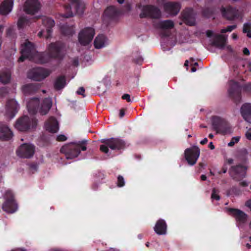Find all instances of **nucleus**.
Returning <instances> with one entry per match:
<instances>
[{"instance_id":"obj_32","label":"nucleus","mask_w":251,"mask_h":251,"mask_svg":"<svg viewBox=\"0 0 251 251\" xmlns=\"http://www.w3.org/2000/svg\"><path fill=\"white\" fill-rule=\"evenodd\" d=\"M174 27V23L170 20L161 21L156 24V27L162 29H171Z\"/></svg>"},{"instance_id":"obj_63","label":"nucleus","mask_w":251,"mask_h":251,"mask_svg":"<svg viewBox=\"0 0 251 251\" xmlns=\"http://www.w3.org/2000/svg\"><path fill=\"white\" fill-rule=\"evenodd\" d=\"M206 178H207V177L205 175H201V180L202 181H205L206 180Z\"/></svg>"},{"instance_id":"obj_64","label":"nucleus","mask_w":251,"mask_h":251,"mask_svg":"<svg viewBox=\"0 0 251 251\" xmlns=\"http://www.w3.org/2000/svg\"><path fill=\"white\" fill-rule=\"evenodd\" d=\"M51 251H67L62 249H53Z\"/></svg>"},{"instance_id":"obj_1","label":"nucleus","mask_w":251,"mask_h":251,"mask_svg":"<svg viewBox=\"0 0 251 251\" xmlns=\"http://www.w3.org/2000/svg\"><path fill=\"white\" fill-rule=\"evenodd\" d=\"M64 45L59 42L50 43L48 47V52H36L34 45L26 40L21 46V56L19 58V62H23L26 58L31 59L36 57L38 63L44 64L47 63L52 58L61 60L63 58L64 53Z\"/></svg>"},{"instance_id":"obj_51","label":"nucleus","mask_w":251,"mask_h":251,"mask_svg":"<svg viewBox=\"0 0 251 251\" xmlns=\"http://www.w3.org/2000/svg\"><path fill=\"white\" fill-rule=\"evenodd\" d=\"M206 34L208 37H211L213 35V32L212 30H208L206 32Z\"/></svg>"},{"instance_id":"obj_44","label":"nucleus","mask_w":251,"mask_h":251,"mask_svg":"<svg viewBox=\"0 0 251 251\" xmlns=\"http://www.w3.org/2000/svg\"><path fill=\"white\" fill-rule=\"evenodd\" d=\"M76 93L78 95H82L83 98L86 97L85 94V89L83 87H80L76 91Z\"/></svg>"},{"instance_id":"obj_36","label":"nucleus","mask_w":251,"mask_h":251,"mask_svg":"<svg viewBox=\"0 0 251 251\" xmlns=\"http://www.w3.org/2000/svg\"><path fill=\"white\" fill-rule=\"evenodd\" d=\"M29 20L25 16L20 17L17 23V25L19 28H23L25 25H28Z\"/></svg>"},{"instance_id":"obj_39","label":"nucleus","mask_w":251,"mask_h":251,"mask_svg":"<svg viewBox=\"0 0 251 251\" xmlns=\"http://www.w3.org/2000/svg\"><path fill=\"white\" fill-rule=\"evenodd\" d=\"M219 193V191L218 189H216L215 188H213L211 198L213 200H216L217 201L220 200V197L218 195Z\"/></svg>"},{"instance_id":"obj_8","label":"nucleus","mask_w":251,"mask_h":251,"mask_svg":"<svg viewBox=\"0 0 251 251\" xmlns=\"http://www.w3.org/2000/svg\"><path fill=\"white\" fill-rule=\"evenodd\" d=\"M229 85L228 90L229 96L237 104L241 100L242 86L239 82L233 80L229 81Z\"/></svg>"},{"instance_id":"obj_12","label":"nucleus","mask_w":251,"mask_h":251,"mask_svg":"<svg viewBox=\"0 0 251 251\" xmlns=\"http://www.w3.org/2000/svg\"><path fill=\"white\" fill-rule=\"evenodd\" d=\"M95 30L92 27H86L82 30L78 35V41L81 45L86 46L92 41Z\"/></svg>"},{"instance_id":"obj_41","label":"nucleus","mask_w":251,"mask_h":251,"mask_svg":"<svg viewBox=\"0 0 251 251\" xmlns=\"http://www.w3.org/2000/svg\"><path fill=\"white\" fill-rule=\"evenodd\" d=\"M125 184V179L124 177L119 175L117 177V186L119 187H123Z\"/></svg>"},{"instance_id":"obj_7","label":"nucleus","mask_w":251,"mask_h":251,"mask_svg":"<svg viewBox=\"0 0 251 251\" xmlns=\"http://www.w3.org/2000/svg\"><path fill=\"white\" fill-rule=\"evenodd\" d=\"M4 198L5 201L2 206L3 210L8 213L15 212L18 209V204L15 201L13 192L10 190H7Z\"/></svg>"},{"instance_id":"obj_59","label":"nucleus","mask_w":251,"mask_h":251,"mask_svg":"<svg viewBox=\"0 0 251 251\" xmlns=\"http://www.w3.org/2000/svg\"><path fill=\"white\" fill-rule=\"evenodd\" d=\"M11 251H26L25 249L22 248H17L12 250Z\"/></svg>"},{"instance_id":"obj_18","label":"nucleus","mask_w":251,"mask_h":251,"mask_svg":"<svg viewBox=\"0 0 251 251\" xmlns=\"http://www.w3.org/2000/svg\"><path fill=\"white\" fill-rule=\"evenodd\" d=\"M228 211L232 214L237 222L244 224L247 221L248 215L243 211L232 208H229Z\"/></svg>"},{"instance_id":"obj_5","label":"nucleus","mask_w":251,"mask_h":251,"mask_svg":"<svg viewBox=\"0 0 251 251\" xmlns=\"http://www.w3.org/2000/svg\"><path fill=\"white\" fill-rule=\"evenodd\" d=\"M213 129L217 133L226 134L230 132V128L228 122L217 116H213L211 118Z\"/></svg>"},{"instance_id":"obj_13","label":"nucleus","mask_w":251,"mask_h":251,"mask_svg":"<svg viewBox=\"0 0 251 251\" xmlns=\"http://www.w3.org/2000/svg\"><path fill=\"white\" fill-rule=\"evenodd\" d=\"M35 152V147L31 144L25 143L21 145L17 151V155L25 158L31 157Z\"/></svg>"},{"instance_id":"obj_6","label":"nucleus","mask_w":251,"mask_h":251,"mask_svg":"<svg viewBox=\"0 0 251 251\" xmlns=\"http://www.w3.org/2000/svg\"><path fill=\"white\" fill-rule=\"evenodd\" d=\"M37 125V121L35 118H30L24 116L18 119L15 125V128L20 131H26L30 128H35Z\"/></svg>"},{"instance_id":"obj_43","label":"nucleus","mask_w":251,"mask_h":251,"mask_svg":"<svg viewBox=\"0 0 251 251\" xmlns=\"http://www.w3.org/2000/svg\"><path fill=\"white\" fill-rule=\"evenodd\" d=\"M133 61L137 64L141 65L143 61V59L142 56L139 55L137 57L134 58L133 59Z\"/></svg>"},{"instance_id":"obj_46","label":"nucleus","mask_w":251,"mask_h":251,"mask_svg":"<svg viewBox=\"0 0 251 251\" xmlns=\"http://www.w3.org/2000/svg\"><path fill=\"white\" fill-rule=\"evenodd\" d=\"M122 99L126 100L127 102H130V96L128 94H125L122 96Z\"/></svg>"},{"instance_id":"obj_14","label":"nucleus","mask_w":251,"mask_h":251,"mask_svg":"<svg viewBox=\"0 0 251 251\" xmlns=\"http://www.w3.org/2000/svg\"><path fill=\"white\" fill-rule=\"evenodd\" d=\"M247 168L241 164L233 166L229 170L231 176L233 179L236 180H240L245 177L246 175Z\"/></svg>"},{"instance_id":"obj_52","label":"nucleus","mask_w":251,"mask_h":251,"mask_svg":"<svg viewBox=\"0 0 251 251\" xmlns=\"http://www.w3.org/2000/svg\"><path fill=\"white\" fill-rule=\"evenodd\" d=\"M73 16V12L72 11H69L66 14H64L63 17L65 18H70Z\"/></svg>"},{"instance_id":"obj_55","label":"nucleus","mask_w":251,"mask_h":251,"mask_svg":"<svg viewBox=\"0 0 251 251\" xmlns=\"http://www.w3.org/2000/svg\"><path fill=\"white\" fill-rule=\"evenodd\" d=\"M243 53L246 55H249L250 54V51L247 48H245L243 49Z\"/></svg>"},{"instance_id":"obj_53","label":"nucleus","mask_w":251,"mask_h":251,"mask_svg":"<svg viewBox=\"0 0 251 251\" xmlns=\"http://www.w3.org/2000/svg\"><path fill=\"white\" fill-rule=\"evenodd\" d=\"M125 114V110L124 109H121L120 110L119 117L121 118H123Z\"/></svg>"},{"instance_id":"obj_38","label":"nucleus","mask_w":251,"mask_h":251,"mask_svg":"<svg viewBox=\"0 0 251 251\" xmlns=\"http://www.w3.org/2000/svg\"><path fill=\"white\" fill-rule=\"evenodd\" d=\"M213 13V9L210 7H206L202 11V15L206 18L210 17Z\"/></svg>"},{"instance_id":"obj_31","label":"nucleus","mask_w":251,"mask_h":251,"mask_svg":"<svg viewBox=\"0 0 251 251\" xmlns=\"http://www.w3.org/2000/svg\"><path fill=\"white\" fill-rule=\"evenodd\" d=\"M104 14L110 18H115L120 14V11L116 7L110 6L105 10Z\"/></svg>"},{"instance_id":"obj_62","label":"nucleus","mask_w":251,"mask_h":251,"mask_svg":"<svg viewBox=\"0 0 251 251\" xmlns=\"http://www.w3.org/2000/svg\"><path fill=\"white\" fill-rule=\"evenodd\" d=\"M208 147L211 149V150H213L215 148V147L214 146V145L213 144L212 142H210L209 145H208Z\"/></svg>"},{"instance_id":"obj_21","label":"nucleus","mask_w":251,"mask_h":251,"mask_svg":"<svg viewBox=\"0 0 251 251\" xmlns=\"http://www.w3.org/2000/svg\"><path fill=\"white\" fill-rule=\"evenodd\" d=\"M165 11L172 15H176L180 9V4L177 2H169L164 5Z\"/></svg>"},{"instance_id":"obj_23","label":"nucleus","mask_w":251,"mask_h":251,"mask_svg":"<svg viewBox=\"0 0 251 251\" xmlns=\"http://www.w3.org/2000/svg\"><path fill=\"white\" fill-rule=\"evenodd\" d=\"M167 225L164 220L159 219L156 223L154 230L158 235H165L167 233Z\"/></svg>"},{"instance_id":"obj_26","label":"nucleus","mask_w":251,"mask_h":251,"mask_svg":"<svg viewBox=\"0 0 251 251\" xmlns=\"http://www.w3.org/2000/svg\"><path fill=\"white\" fill-rule=\"evenodd\" d=\"M226 40L227 38L225 35L217 34L214 36L212 44L220 49H224L226 46Z\"/></svg>"},{"instance_id":"obj_47","label":"nucleus","mask_w":251,"mask_h":251,"mask_svg":"<svg viewBox=\"0 0 251 251\" xmlns=\"http://www.w3.org/2000/svg\"><path fill=\"white\" fill-rule=\"evenodd\" d=\"M243 89L246 91L251 92V83H248L245 85Z\"/></svg>"},{"instance_id":"obj_40","label":"nucleus","mask_w":251,"mask_h":251,"mask_svg":"<svg viewBox=\"0 0 251 251\" xmlns=\"http://www.w3.org/2000/svg\"><path fill=\"white\" fill-rule=\"evenodd\" d=\"M236 27H237V25H229V26H227L226 28L221 29V32L222 33H225L227 32H231L233 30L235 29Z\"/></svg>"},{"instance_id":"obj_4","label":"nucleus","mask_w":251,"mask_h":251,"mask_svg":"<svg viewBox=\"0 0 251 251\" xmlns=\"http://www.w3.org/2000/svg\"><path fill=\"white\" fill-rule=\"evenodd\" d=\"M101 142L103 144L100 146V150L101 152L106 154L109 152L108 148L112 150H121L124 149L126 145L124 140L119 138L102 139Z\"/></svg>"},{"instance_id":"obj_35","label":"nucleus","mask_w":251,"mask_h":251,"mask_svg":"<svg viewBox=\"0 0 251 251\" xmlns=\"http://www.w3.org/2000/svg\"><path fill=\"white\" fill-rule=\"evenodd\" d=\"M60 31L64 35H72L74 33L73 27L66 24L61 25Z\"/></svg>"},{"instance_id":"obj_29","label":"nucleus","mask_w":251,"mask_h":251,"mask_svg":"<svg viewBox=\"0 0 251 251\" xmlns=\"http://www.w3.org/2000/svg\"><path fill=\"white\" fill-rule=\"evenodd\" d=\"M71 6L78 15H82L84 11L85 6L84 3L80 0H70Z\"/></svg>"},{"instance_id":"obj_60","label":"nucleus","mask_w":251,"mask_h":251,"mask_svg":"<svg viewBox=\"0 0 251 251\" xmlns=\"http://www.w3.org/2000/svg\"><path fill=\"white\" fill-rule=\"evenodd\" d=\"M227 168L226 165H224L222 169V172L223 173H226L227 172Z\"/></svg>"},{"instance_id":"obj_22","label":"nucleus","mask_w":251,"mask_h":251,"mask_svg":"<svg viewBox=\"0 0 251 251\" xmlns=\"http://www.w3.org/2000/svg\"><path fill=\"white\" fill-rule=\"evenodd\" d=\"M183 20L187 25L190 26L194 25L195 19L193 14V10L191 9L185 10L182 13Z\"/></svg>"},{"instance_id":"obj_61","label":"nucleus","mask_w":251,"mask_h":251,"mask_svg":"<svg viewBox=\"0 0 251 251\" xmlns=\"http://www.w3.org/2000/svg\"><path fill=\"white\" fill-rule=\"evenodd\" d=\"M199 166L200 167V170H201V169H202L205 166V164L203 162H200L199 164Z\"/></svg>"},{"instance_id":"obj_20","label":"nucleus","mask_w":251,"mask_h":251,"mask_svg":"<svg viewBox=\"0 0 251 251\" xmlns=\"http://www.w3.org/2000/svg\"><path fill=\"white\" fill-rule=\"evenodd\" d=\"M45 127L46 130L50 133H56L59 130V125L56 119L50 117L45 123Z\"/></svg>"},{"instance_id":"obj_49","label":"nucleus","mask_w":251,"mask_h":251,"mask_svg":"<svg viewBox=\"0 0 251 251\" xmlns=\"http://www.w3.org/2000/svg\"><path fill=\"white\" fill-rule=\"evenodd\" d=\"M7 90L5 88H0V96L1 97H4L5 94L7 93Z\"/></svg>"},{"instance_id":"obj_28","label":"nucleus","mask_w":251,"mask_h":251,"mask_svg":"<svg viewBox=\"0 0 251 251\" xmlns=\"http://www.w3.org/2000/svg\"><path fill=\"white\" fill-rule=\"evenodd\" d=\"M13 5V0H4L0 5V14L3 15L8 14L12 10Z\"/></svg>"},{"instance_id":"obj_10","label":"nucleus","mask_w":251,"mask_h":251,"mask_svg":"<svg viewBox=\"0 0 251 251\" xmlns=\"http://www.w3.org/2000/svg\"><path fill=\"white\" fill-rule=\"evenodd\" d=\"M50 71L43 68H35L29 70L27 73V77L34 81H40L50 74Z\"/></svg>"},{"instance_id":"obj_33","label":"nucleus","mask_w":251,"mask_h":251,"mask_svg":"<svg viewBox=\"0 0 251 251\" xmlns=\"http://www.w3.org/2000/svg\"><path fill=\"white\" fill-rule=\"evenodd\" d=\"M106 37L103 34L99 35L95 39L94 46L96 49H100L104 46Z\"/></svg>"},{"instance_id":"obj_19","label":"nucleus","mask_w":251,"mask_h":251,"mask_svg":"<svg viewBox=\"0 0 251 251\" xmlns=\"http://www.w3.org/2000/svg\"><path fill=\"white\" fill-rule=\"evenodd\" d=\"M13 136L10 128L0 122V139L2 141H8Z\"/></svg>"},{"instance_id":"obj_2","label":"nucleus","mask_w":251,"mask_h":251,"mask_svg":"<svg viewBox=\"0 0 251 251\" xmlns=\"http://www.w3.org/2000/svg\"><path fill=\"white\" fill-rule=\"evenodd\" d=\"M52 106L51 99L49 98H45L41 105L40 100L38 98L31 99L27 103L26 106L29 113L34 115L38 112L42 115H46Z\"/></svg>"},{"instance_id":"obj_34","label":"nucleus","mask_w":251,"mask_h":251,"mask_svg":"<svg viewBox=\"0 0 251 251\" xmlns=\"http://www.w3.org/2000/svg\"><path fill=\"white\" fill-rule=\"evenodd\" d=\"M11 74L8 71H1L0 72V82L3 84H7L10 82Z\"/></svg>"},{"instance_id":"obj_45","label":"nucleus","mask_w":251,"mask_h":251,"mask_svg":"<svg viewBox=\"0 0 251 251\" xmlns=\"http://www.w3.org/2000/svg\"><path fill=\"white\" fill-rule=\"evenodd\" d=\"M67 139L66 136L63 134H60L57 136L56 140L59 142L65 141Z\"/></svg>"},{"instance_id":"obj_50","label":"nucleus","mask_w":251,"mask_h":251,"mask_svg":"<svg viewBox=\"0 0 251 251\" xmlns=\"http://www.w3.org/2000/svg\"><path fill=\"white\" fill-rule=\"evenodd\" d=\"M245 136L247 139L251 141V128H250L247 131Z\"/></svg>"},{"instance_id":"obj_24","label":"nucleus","mask_w":251,"mask_h":251,"mask_svg":"<svg viewBox=\"0 0 251 251\" xmlns=\"http://www.w3.org/2000/svg\"><path fill=\"white\" fill-rule=\"evenodd\" d=\"M43 24L46 27V39L50 38L52 32V28L54 26L55 23L53 19L49 17H44L42 19Z\"/></svg>"},{"instance_id":"obj_11","label":"nucleus","mask_w":251,"mask_h":251,"mask_svg":"<svg viewBox=\"0 0 251 251\" xmlns=\"http://www.w3.org/2000/svg\"><path fill=\"white\" fill-rule=\"evenodd\" d=\"M200 154V150L197 146L186 149L184 151V156L188 164L194 165L199 158Z\"/></svg>"},{"instance_id":"obj_25","label":"nucleus","mask_w":251,"mask_h":251,"mask_svg":"<svg viewBox=\"0 0 251 251\" xmlns=\"http://www.w3.org/2000/svg\"><path fill=\"white\" fill-rule=\"evenodd\" d=\"M240 111L244 120L251 124V103L244 104L241 107Z\"/></svg>"},{"instance_id":"obj_48","label":"nucleus","mask_w":251,"mask_h":251,"mask_svg":"<svg viewBox=\"0 0 251 251\" xmlns=\"http://www.w3.org/2000/svg\"><path fill=\"white\" fill-rule=\"evenodd\" d=\"M13 30L11 28H8L6 30V35L8 37H12Z\"/></svg>"},{"instance_id":"obj_42","label":"nucleus","mask_w":251,"mask_h":251,"mask_svg":"<svg viewBox=\"0 0 251 251\" xmlns=\"http://www.w3.org/2000/svg\"><path fill=\"white\" fill-rule=\"evenodd\" d=\"M240 140V137L236 136L233 137L231 141L228 143V146L229 147H232L234 145L235 143H237L239 142Z\"/></svg>"},{"instance_id":"obj_3","label":"nucleus","mask_w":251,"mask_h":251,"mask_svg":"<svg viewBox=\"0 0 251 251\" xmlns=\"http://www.w3.org/2000/svg\"><path fill=\"white\" fill-rule=\"evenodd\" d=\"M87 140H83L78 142H72L65 145L60 149V152L64 154L66 159H72L78 156L80 151L86 150Z\"/></svg>"},{"instance_id":"obj_30","label":"nucleus","mask_w":251,"mask_h":251,"mask_svg":"<svg viewBox=\"0 0 251 251\" xmlns=\"http://www.w3.org/2000/svg\"><path fill=\"white\" fill-rule=\"evenodd\" d=\"M66 85V80L64 75H60L56 77L54 83L53 87L55 90L59 91L65 87Z\"/></svg>"},{"instance_id":"obj_27","label":"nucleus","mask_w":251,"mask_h":251,"mask_svg":"<svg viewBox=\"0 0 251 251\" xmlns=\"http://www.w3.org/2000/svg\"><path fill=\"white\" fill-rule=\"evenodd\" d=\"M40 86L36 83H29L22 86V91L25 95L33 94L40 89Z\"/></svg>"},{"instance_id":"obj_9","label":"nucleus","mask_w":251,"mask_h":251,"mask_svg":"<svg viewBox=\"0 0 251 251\" xmlns=\"http://www.w3.org/2000/svg\"><path fill=\"white\" fill-rule=\"evenodd\" d=\"M161 16L160 10L157 6L151 4L143 6L140 14L141 18L149 17L154 19L160 18Z\"/></svg>"},{"instance_id":"obj_17","label":"nucleus","mask_w":251,"mask_h":251,"mask_svg":"<svg viewBox=\"0 0 251 251\" xmlns=\"http://www.w3.org/2000/svg\"><path fill=\"white\" fill-rule=\"evenodd\" d=\"M19 105L14 99L8 100L6 104V113L11 119L13 118L19 109Z\"/></svg>"},{"instance_id":"obj_54","label":"nucleus","mask_w":251,"mask_h":251,"mask_svg":"<svg viewBox=\"0 0 251 251\" xmlns=\"http://www.w3.org/2000/svg\"><path fill=\"white\" fill-rule=\"evenodd\" d=\"M245 205L251 210V200L247 201L245 203Z\"/></svg>"},{"instance_id":"obj_37","label":"nucleus","mask_w":251,"mask_h":251,"mask_svg":"<svg viewBox=\"0 0 251 251\" xmlns=\"http://www.w3.org/2000/svg\"><path fill=\"white\" fill-rule=\"evenodd\" d=\"M243 32L247 34V36L251 38V24L250 23H245L243 25Z\"/></svg>"},{"instance_id":"obj_56","label":"nucleus","mask_w":251,"mask_h":251,"mask_svg":"<svg viewBox=\"0 0 251 251\" xmlns=\"http://www.w3.org/2000/svg\"><path fill=\"white\" fill-rule=\"evenodd\" d=\"M78 60L77 59H74L73 60V65L75 66H77L78 65Z\"/></svg>"},{"instance_id":"obj_15","label":"nucleus","mask_w":251,"mask_h":251,"mask_svg":"<svg viewBox=\"0 0 251 251\" xmlns=\"http://www.w3.org/2000/svg\"><path fill=\"white\" fill-rule=\"evenodd\" d=\"M221 13L224 18L229 21L234 20L241 17L240 12L230 6L227 7L223 6L221 8Z\"/></svg>"},{"instance_id":"obj_16","label":"nucleus","mask_w":251,"mask_h":251,"mask_svg":"<svg viewBox=\"0 0 251 251\" xmlns=\"http://www.w3.org/2000/svg\"><path fill=\"white\" fill-rule=\"evenodd\" d=\"M41 8V3L38 0H27L24 5V11L28 14L34 15Z\"/></svg>"},{"instance_id":"obj_57","label":"nucleus","mask_w":251,"mask_h":251,"mask_svg":"<svg viewBox=\"0 0 251 251\" xmlns=\"http://www.w3.org/2000/svg\"><path fill=\"white\" fill-rule=\"evenodd\" d=\"M240 185L243 187H246L248 185V183L246 181H243L240 183Z\"/></svg>"},{"instance_id":"obj_58","label":"nucleus","mask_w":251,"mask_h":251,"mask_svg":"<svg viewBox=\"0 0 251 251\" xmlns=\"http://www.w3.org/2000/svg\"><path fill=\"white\" fill-rule=\"evenodd\" d=\"M208 141V140L206 138H204L202 140H201L200 142V143L201 144V145H204L205 144L207 143Z\"/></svg>"}]
</instances>
